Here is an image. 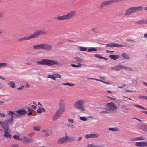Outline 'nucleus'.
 <instances>
[{
	"label": "nucleus",
	"instance_id": "13",
	"mask_svg": "<svg viewBox=\"0 0 147 147\" xmlns=\"http://www.w3.org/2000/svg\"><path fill=\"white\" fill-rule=\"evenodd\" d=\"M68 138L67 136H66L60 138L58 141L57 143L58 144H62L68 142Z\"/></svg>",
	"mask_w": 147,
	"mask_h": 147
},
{
	"label": "nucleus",
	"instance_id": "58",
	"mask_svg": "<svg viewBox=\"0 0 147 147\" xmlns=\"http://www.w3.org/2000/svg\"><path fill=\"white\" fill-rule=\"evenodd\" d=\"M82 139V137H79L77 139L78 141H79L80 140H81Z\"/></svg>",
	"mask_w": 147,
	"mask_h": 147
},
{
	"label": "nucleus",
	"instance_id": "10",
	"mask_svg": "<svg viewBox=\"0 0 147 147\" xmlns=\"http://www.w3.org/2000/svg\"><path fill=\"white\" fill-rule=\"evenodd\" d=\"M47 34V32L46 31L43 30H37L34 33L35 38L38 37L40 35H44L46 34Z\"/></svg>",
	"mask_w": 147,
	"mask_h": 147
},
{
	"label": "nucleus",
	"instance_id": "12",
	"mask_svg": "<svg viewBox=\"0 0 147 147\" xmlns=\"http://www.w3.org/2000/svg\"><path fill=\"white\" fill-rule=\"evenodd\" d=\"M15 113V111L14 112L11 110L8 111V114L11 116V117L10 119H11L12 118L13 119V117H20L18 114Z\"/></svg>",
	"mask_w": 147,
	"mask_h": 147
},
{
	"label": "nucleus",
	"instance_id": "46",
	"mask_svg": "<svg viewBox=\"0 0 147 147\" xmlns=\"http://www.w3.org/2000/svg\"><path fill=\"white\" fill-rule=\"evenodd\" d=\"M80 49L81 51H84L86 50L87 48L86 47H80Z\"/></svg>",
	"mask_w": 147,
	"mask_h": 147
},
{
	"label": "nucleus",
	"instance_id": "50",
	"mask_svg": "<svg viewBox=\"0 0 147 147\" xmlns=\"http://www.w3.org/2000/svg\"><path fill=\"white\" fill-rule=\"evenodd\" d=\"M94 56L95 57L100 59V58L101 57H102V56H100L99 55L97 54H95Z\"/></svg>",
	"mask_w": 147,
	"mask_h": 147
},
{
	"label": "nucleus",
	"instance_id": "29",
	"mask_svg": "<svg viewBox=\"0 0 147 147\" xmlns=\"http://www.w3.org/2000/svg\"><path fill=\"white\" fill-rule=\"evenodd\" d=\"M8 85H9L11 88H13L15 86V84L14 82L13 81H9V83L7 84Z\"/></svg>",
	"mask_w": 147,
	"mask_h": 147
},
{
	"label": "nucleus",
	"instance_id": "32",
	"mask_svg": "<svg viewBox=\"0 0 147 147\" xmlns=\"http://www.w3.org/2000/svg\"><path fill=\"white\" fill-rule=\"evenodd\" d=\"M108 130L109 131H118L119 130L117 128H109L108 129Z\"/></svg>",
	"mask_w": 147,
	"mask_h": 147
},
{
	"label": "nucleus",
	"instance_id": "20",
	"mask_svg": "<svg viewBox=\"0 0 147 147\" xmlns=\"http://www.w3.org/2000/svg\"><path fill=\"white\" fill-rule=\"evenodd\" d=\"M8 131H9V130L5 129L4 130V136L7 138H10L11 137V135L10 133L8 132Z\"/></svg>",
	"mask_w": 147,
	"mask_h": 147
},
{
	"label": "nucleus",
	"instance_id": "41",
	"mask_svg": "<svg viewBox=\"0 0 147 147\" xmlns=\"http://www.w3.org/2000/svg\"><path fill=\"white\" fill-rule=\"evenodd\" d=\"M79 119L83 121H86L88 119L87 118L84 116L80 117Z\"/></svg>",
	"mask_w": 147,
	"mask_h": 147
},
{
	"label": "nucleus",
	"instance_id": "24",
	"mask_svg": "<svg viewBox=\"0 0 147 147\" xmlns=\"http://www.w3.org/2000/svg\"><path fill=\"white\" fill-rule=\"evenodd\" d=\"M87 147H103V146L94 143H92L88 145Z\"/></svg>",
	"mask_w": 147,
	"mask_h": 147
},
{
	"label": "nucleus",
	"instance_id": "49",
	"mask_svg": "<svg viewBox=\"0 0 147 147\" xmlns=\"http://www.w3.org/2000/svg\"><path fill=\"white\" fill-rule=\"evenodd\" d=\"M24 37L20 38H19L18 40V42H21V41H24Z\"/></svg>",
	"mask_w": 147,
	"mask_h": 147
},
{
	"label": "nucleus",
	"instance_id": "17",
	"mask_svg": "<svg viewBox=\"0 0 147 147\" xmlns=\"http://www.w3.org/2000/svg\"><path fill=\"white\" fill-rule=\"evenodd\" d=\"M15 112L18 114L20 116L24 115L26 113V111L24 108H22L18 110L15 111Z\"/></svg>",
	"mask_w": 147,
	"mask_h": 147
},
{
	"label": "nucleus",
	"instance_id": "19",
	"mask_svg": "<svg viewBox=\"0 0 147 147\" xmlns=\"http://www.w3.org/2000/svg\"><path fill=\"white\" fill-rule=\"evenodd\" d=\"M32 47L35 50H38L40 49H43V43L34 45Z\"/></svg>",
	"mask_w": 147,
	"mask_h": 147
},
{
	"label": "nucleus",
	"instance_id": "16",
	"mask_svg": "<svg viewBox=\"0 0 147 147\" xmlns=\"http://www.w3.org/2000/svg\"><path fill=\"white\" fill-rule=\"evenodd\" d=\"M47 77L48 78H51L52 79L55 80L56 78H61V76L59 74H55L52 75L49 74L47 76Z\"/></svg>",
	"mask_w": 147,
	"mask_h": 147
},
{
	"label": "nucleus",
	"instance_id": "54",
	"mask_svg": "<svg viewBox=\"0 0 147 147\" xmlns=\"http://www.w3.org/2000/svg\"><path fill=\"white\" fill-rule=\"evenodd\" d=\"M67 85H69L71 86H74V84H72V83H67Z\"/></svg>",
	"mask_w": 147,
	"mask_h": 147
},
{
	"label": "nucleus",
	"instance_id": "25",
	"mask_svg": "<svg viewBox=\"0 0 147 147\" xmlns=\"http://www.w3.org/2000/svg\"><path fill=\"white\" fill-rule=\"evenodd\" d=\"M121 65H119L114 67H111V69L112 70H114L116 71H118L121 69Z\"/></svg>",
	"mask_w": 147,
	"mask_h": 147
},
{
	"label": "nucleus",
	"instance_id": "8",
	"mask_svg": "<svg viewBox=\"0 0 147 147\" xmlns=\"http://www.w3.org/2000/svg\"><path fill=\"white\" fill-rule=\"evenodd\" d=\"M108 112L113 111L117 109V107L113 103L111 102L107 103Z\"/></svg>",
	"mask_w": 147,
	"mask_h": 147
},
{
	"label": "nucleus",
	"instance_id": "59",
	"mask_svg": "<svg viewBox=\"0 0 147 147\" xmlns=\"http://www.w3.org/2000/svg\"><path fill=\"white\" fill-rule=\"evenodd\" d=\"M124 12H125V11L124 10H123L121 11V14H120V15H124V14H125Z\"/></svg>",
	"mask_w": 147,
	"mask_h": 147
},
{
	"label": "nucleus",
	"instance_id": "1",
	"mask_svg": "<svg viewBox=\"0 0 147 147\" xmlns=\"http://www.w3.org/2000/svg\"><path fill=\"white\" fill-rule=\"evenodd\" d=\"M65 110L66 109L64 106L60 102L59 105V108L54 115L53 120L55 121L58 119L61 116V114L65 111Z\"/></svg>",
	"mask_w": 147,
	"mask_h": 147
},
{
	"label": "nucleus",
	"instance_id": "22",
	"mask_svg": "<svg viewBox=\"0 0 147 147\" xmlns=\"http://www.w3.org/2000/svg\"><path fill=\"white\" fill-rule=\"evenodd\" d=\"M109 57L112 59L116 60L117 59L119 58V56L118 55H111L109 56Z\"/></svg>",
	"mask_w": 147,
	"mask_h": 147
},
{
	"label": "nucleus",
	"instance_id": "34",
	"mask_svg": "<svg viewBox=\"0 0 147 147\" xmlns=\"http://www.w3.org/2000/svg\"><path fill=\"white\" fill-rule=\"evenodd\" d=\"M136 23L138 24H145L144 20L138 21Z\"/></svg>",
	"mask_w": 147,
	"mask_h": 147
},
{
	"label": "nucleus",
	"instance_id": "39",
	"mask_svg": "<svg viewBox=\"0 0 147 147\" xmlns=\"http://www.w3.org/2000/svg\"><path fill=\"white\" fill-rule=\"evenodd\" d=\"M7 66V64L6 63H0V68Z\"/></svg>",
	"mask_w": 147,
	"mask_h": 147
},
{
	"label": "nucleus",
	"instance_id": "4",
	"mask_svg": "<svg viewBox=\"0 0 147 147\" xmlns=\"http://www.w3.org/2000/svg\"><path fill=\"white\" fill-rule=\"evenodd\" d=\"M85 101L83 99H80L76 101L74 104V106L75 108L78 109L82 111H85L84 106Z\"/></svg>",
	"mask_w": 147,
	"mask_h": 147
},
{
	"label": "nucleus",
	"instance_id": "6",
	"mask_svg": "<svg viewBox=\"0 0 147 147\" xmlns=\"http://www.w3.org/2000/svg\"><path fill=\"white\" fill-rule=\"evenodd\" d=\"M13 119H9L3 122L2 125L1 127L4 130L9 129V124H13Z\"/></svg>",
	"mask_w": 147,
	"mask_h": 147
},
{
	"label": "nucleus",
	"instance_id": "2",
	"mask_svg": "<svg viewBox=\"0 0 147 147\" xmlns=\"http://www.w3.org/2000/svg\"><path fill=\"white\" fill-rule=\"evenodd\" d=\"M36 63L39 65H46L48 66H52L54 65H59L57 61L47 59H43L41 61H37Z\"/></svg>",
	"mask_w": 147,
	"mask_h": 147
},
{
	"label": "nucleus",
	"instance_id": "7",
	"mask_svg": "<svg viewBox=\"0 0 147 147\" xmlns=\"http://www.w3.org/2000/svg\"><path fill=\"white\" fill-rule=\"evenodd\" d=\"M107 104L106 105L103 104L101 105L99 111L101 114H106L108 113V112L107 111Z\"/></svg>",
	"mask_w": 147,
	"mask_h": 147
},
{
	"label": "nucleus",
	"instance_id": "55",
	"mask_svg": "<svg viewBox=\"0 0 147 147\" xmlns=\"http://www.w3.org/2000/svg\"><path fill=\"white\" fill-rule=\"evenodd\" d=\"M31 107L32 108V109H34V110H36V107L35 106L33 105H31Z\"/></svg>",
	"mask_w": 147,
	"mask_h": 147
},
{
	"label": "nucleus",
	"instance_id": "27",
	"mask_svg": "<svg viewBox=\"0 0 147 147\" xmlns=\"http://www.w3.org/2000/svg\"><path fill=\"white\" fill-rule=\"evenodd\" d=\"M147 126L145 124H142L140 125L139 128L142 130L145 131Z\"/></svg>",
	"mask_w": 147,
	"mask_h": 147
},
{
	"label": "nucleus",
	"instance_id": "61",
	"mask_svg": "<svg viewBox=\"0 0 147 147\" xmlns=\"http://www.w3.org/2000/svg\"><path fill=\"white\" fill-rule=\"evenodd\" d=\"M12 147H18L19 146L18 144H15L13 145H12L11 146Z\"/></svg>",
	"mask_w": 147,
	"mask_h": 147
},
{
	"label": "nucleus",
	"instance_id": "23",
	"mask_svg": "<svg viewBox=\"0 0 147 147\" xmlns=\"http://www.w3.org/2000/svg\"><path fill=\"white\" fill-rule=\"evenodd\" d=\"M24 37V40H28L31 39L35 38L34 33L31 34L30 35L28 36Z\"/></svg>",
	"mask_w": 147,
	"mask_h": 147
},
{
	"label": "nucleus",
	"instance_id": "36",
	"mask_svg": "<svg viewBox=\"0 0 147 147\" xmlns=\"http://www.w3.org/2000/svg\"><path fill=\"white\" fill-rule=\"evenodd\" d=\"M71 65L73 67H81L82 64L80 63H78V65H76L75 64H71Z\"/></svg>",
	"mask_w": 147,
	"mask_h": 147
},
{
	"label": "nucleus",
	"instance_id": "63",
	"mask_svg": "<svg viewBox=\"0 0 147 147\" xmlns=\"http://www.w3.org/2000/svg\"><path fill=\"white\" fill-rule=\"evenodd\" d=\"M49 135V134L47 133H45L44 135L45 136H48Z\"/></svg>",
	"mask_w": 147,
	"mask_h": 147
},
{
	"label": "nucleus",
	"instance_id": "21",
	"mask_svg": "<svg viewBox=\"0 0 147 147\" xmlns=\"http://www.w3.org/2000/svg\"><path fill=\"white\" fill-rule=\"evenodd\" d=\"M21 139L25 143H30L32 142L31 139H29L25 136L23 137L22 138H21Z\"/></svg>",
	"mask_w": 147,
	"mask_h": 147
},
{
	"label": "nucleus",
	"instance_id": "52",
	"mask_svg": "<svg viewBox=\"0 0 147 147\" xmlns=\"http://www.w3.org/2000/svg\"><path fill=\"white\" fill-rule=\"evenodd\" d=\"M24 87V86L23 85H22L20 87H19V88H17V89L18 90H21Z\"/></svg>",
	"mask_w": 147,
	"mask_h": 147
},
{
	"label": "nucleus",
	"instance_id": "31",
	"mask_svg": "<svg viewBox=\"0 0 147 147\" xmlns=\"http://www.w3.org/2000/svg\"><path fill=\"white\" fill-rule=\"evenodd\" d=\"M121 56L124 59H129L130 58V57L129 56V55L125 53H124L122 54Z\"/></svg>",
	"mask_w": 147,
	"mask_h": 147
},
{
	"label": "nucleus",
	"instance_id": "56",
	"mask_svg": "<svg viewBox=\"0 0 147 147\" xmlns=\"http://www.w3.org/2000/svg\"><path fill=\"white\" fill-rule=\"evenodd\" d=\"M90 79H92V80H96L97 81H100V82H102L103 81H102V80H99V79H94V78H91Z\"/></svg>",
	"mask_w": 147,
	"mask_h": 147
},
{
	"label": "nucleus",
	"instance_id": "18",
	"mask_svg": "<svg viewBox=\"0 0 147 147\" xmlns=\"http://www.w3.org/2000/svg\"><path fill=\"white\" fill-rule=\"evenodd\" d=\"M99 136L98 134L94 133L90 134H87L85 136L86 138L87 139L91 138H96Z\"/></svg>",
	"mask_w": 147,
	"mask_h": 147
},
{
	"label": "nucleus",
	"instance_id": "62",
	"mask_svg": "<svg viewBox=\"0 0 147 147\" xmlns=\"http://www.w3.org/2000/svg\"><path fill=\"white\" fill-rule=\"evenodd\" d=\"M102 82L103 83H104L106 84H110L109 82H105V81H103Z\"/></svg>",
	"mask_w": 147,
	"mask_h": 147
},
{
	"label": "nucleus",
	"instance_id": "44",
	"mask_svg": "<svg viewBox=\"0 0 147 147\" xmlns=\"http://www.w3.org/2000/svg\"><path fill=\"white\" fill-rule=\"evenodd\" d=\"M34 132H32L28 134L27 135L29 137H32L34 135Z\"/></svg>",
	"mask_w": 147,
	"mask_h": 147
},
{
	"label": "nucleus",
	"instance_id": "60",
	"mask_svg": "<svg viewBox=\"0 0 147 147\" xmlns=\"http://www.w3.org/2000/svg\"><path fill=\"white\" fill-rule=\"evenodd\" d=\"M27 110H28V111H29L30 112H31V111H33V109H32L31 108H30L28 107L27 108Z\"/></svg>",
	"mask_w": 147,
	"mask_h": 147
},
{
	"label": "nucleus",
	"instance_id": "42",
	"mask_svg": "<svg viewBox=\"0 0 147 147\" xmlns=\"http://www.w3.org/2000/svg\"><path fill=\"white\" fill-rule=\"evenodd\" d=\"M137 140H144L145 139V138L143 136L137 137Z\"/></svg>",
	"mask_w": 147,
	"mask_h": 147
},
{
	"label": "nucleus",
	"instance_id": "15",
	"mask_svg": "<svg viewBox=\"0 0 147 147\" xmlns=\"http://www.w3.org/2000/svg\"><path fill=\"white\" fill-rule=\"evenodd\" d=\"M52 49V47L51 45L47 43H43V49L50 51Z\"/></svg>",
	"mask_w": 147,
	"mask_h": 147
},
{
	"label": "nucleus",
	"instance_id": "45",
	"mask_svg": "<svg viewBox=\"0 0 147 147\" xmlns=\"http://www.w3.org/2000/svg\"><path fill=\"white\" fill-rule=\"evenodd\" d=\"M121 69H124L127 70V69H130V68L128 67L125 66H122L121 65Z\"/></svg>",
	"mask_w": 147,
	"mask_h": 147
},
{
	"label": "nucleus",
	"instance_id": "5",
	"mask_svg": "<svg viewBox=\"0 0 147 147\" xmlns=\"http://www.w3.org/2000/svg\"><path fill=\"white\" fill-rule=\"evenodd\" d=\"M76 13V11H72L66 14L58 16L56 18V19L60 20H64L70 19L75 16Z\"/></svg>",
	"mask_w": 147,
	"mask_h": 147
},
{
	"label": "nucleus",
	"instance_id": "3",
	"mask_svg": "<svg viewBox=\"0 0 147 147\" xmlns=\"http://www.w3.org/2000/svg\"><path fill=\"white\" fill-rule=\"evenodd\" d=\"M143 10V7L142 6L131 7L125 10L124 15L126 16H130L133 13L141 11Z\"/></svg>",
	"mask_w": 147,
	"mask_h": 147
},
{
	"label": "nucleus",
	"instance_id": "40",
	"mask_svg": "<svg viewBox=\"0 0 147 147\" xmlns=\"http://www.w3.org/2000/svg\"><path fill=\"white\" fill-rule=\"evenodd\" d=\"M138 96L139 98L140 99H144L147 100V96L139 95Z\"/></svg>",
	"mask_w": 147,
	"mask_h": 147
},
{
	"label": "nucleus",
	"instance_id": "33",
	"mask_svg": "<svg viewBox=\"0 0 147 147\" xmlns=\"http://www.w3.org/2000/svg\"><path fill=\"white\" fill-rule=\"evenodd\" d=\"M74 59L76 62H79L81 63L83 61V59L78 58L77 57H75Z\"/></svg>",
	"mask_w": 147,
	"mask_h": 147
},
{
	"label": "nucleus",
	"instance_id": "51",
	"mask_svg": "<svg viewBox=\"0 0 147 147\" xmlns=\"http://www.w3.org/2000/svg\"><path fill=\"white\" fill-rule=\"evenodd\" d=\"M106 52L107 53H110L111 54H113V53L114 52V51H109L108 50H106Z\"/></svg>",
	"mask_w": 147,
	"mask_h": 147
},
{
	"label": "nucleus",
	"instance_id": "57",
	"mask_svg": "<svg viewBox=\"0 0 147 147\" xmlns=\"http://www.w3.org/2000/svg\"><path fill=\"white\" fill-rule=\"evenodd\" d=\"M0 115L1 117H4L5 116V115L4 113H1L0 112Z\"/></svg>",
	"mask_w": 147,
	"mask_h": 147
},
{
	"label": "nucleus",
	"instance_id": "35",
	"mask_svg": "<svg viewBox=\"0 0 147 147\" xmlns=\"http://www.w3.org/2000/svg\"><path fill=\"white\" fill-rule=\"evenodd\" d=\"M91 31L94 32L95 33L98 32V29L95 27L92 28L91 29Z\"/></svg>",
	"mask_w": 147,
	"mask_h": 147
},
{
	"label": "nucleus",
	"instance_id": "11",
	"mask_svg": "<svg viewBox=\"0 0 147 147\" xmlns=\"http://www.w3.org/2000/svg\"><path fill=\"white\" fill-rule=\"evenodd\" d=\"M124 46V45H119L115 43H109L106 45V47H123Z\"/></svg>",
	"mask_w": 147,
	"mask_h": 147
},
{
	"label": "nucleus",
	"instance_id": "47",
	"mask_svg": "<svg viewBox=\"0 0 147 147\" xmlns=\"http://www.w3.org/2000/svg\"><path fill=\"white\" fill-rule=\"evenodd\" d=\"M130 141H138L137 137H133L131 138L130 140Z\"/></svg>",
	"mask_w": 147,
	"mask_h": 147
},
{
	"label": "nucleus",
	"instance_id": "48",
	"mask_svg": "<svg viewBox=\"0 0 147 147\" xmlns=\"http://www.w3.org/2000/svg\"><path fill=\"white\" fill-rule=\"evenodd\" d=\"M68 122L70 123H74V120L73 119L71 118H69L68 119Z\"/></svg>",
	"mask_w": 147,
	"mask_h": 147
},
{
	"label": "nucleus",
	"instance_id": "14",
	"mask_svg": "<svg viewBox=\"0 0 147 147\" xmlns=\"http://www.w3.org/2000/svg\"><path fill=\"white\" fill-rule=\"evenodd\" d=\"M135 145L138 147H147V142H137L135 143Z\"/></svg>",
	"mask_w": 147,
	"mask_h": 147
},
{
	"label": "nucleus",
	"instance_id": "9",
	"mask_svg": "<svg viewBox=\"0 0 147 147\" xmlns=\"http://www.w3.org/2000/svg\"><path fill=\"white\" fill-rule=\"evenodd\" d=\"M113 0H108L102 2L100 5V7L102 8L105 6L111 5L113 3Z\"/></svg>",
	"mask_w": 147,
	"mask_h": 147
},
{
	"label": "nucleus",
	"instance_id": "53",
	"mask_svg": "<svg viewBox=\"0 0 147 147\" xmlns=\"http://www.w3.org/2000/svg\"><path fill=\"white\" fill-rule=\"evenodd\" d=\"M126 92H136V91L134 90H127L126 91Z\"/></svg>",
	"mask_w": 147,
	"mask_h": 147
},
{
	"label": "nucleus",
	"instance_id": "28",
	"mask_svg": "<svg viewBox=\"0 0 147 147\" xmlns=\"http://www.w3.org/2000/svg\"><path fill=\"white\" fill-rule=\"evenodd\" d=\"M67 137L68 138V142L73 141L75 140V137L73 136L69 137L68 136H67Z\"/></svg>",
	"mask_w": 147,
	"mask_h": 147
},
{
	"label": "nucleus",
	"instance_id": "43",
	"mask_svg": "<svg viewBox=\"0 0 147 147\" xmlns=\"http://www.w3.org/2000/svg\"><path fill=\"white\" fill-rule=\"evenodd\" d=\"M33 129L36 131H39L40 129V127L39 126H36L34 127Z\"/></svg>",
	"mask_w": 147,
	"mask_h": 147
},
{
	"label": "nucleus",
	"instance_id": "37",
	"mask_svg": "<svg viewBox=\"0 0 147 147\" xmlns=\"http://www.w3.org/2000/svg\"><path fill=\"white\" fill-rule=\"evenodd\" d=\"M97 50V49L93 47H91L89 49H88L87 51L88 52H91L92 51H96Z\"/></svg>",
	"mask_w": 147,
	"mask_h": 147
},
{
	"label": "nucleus",
	"instance_id": "38",
	"mask_svg": "<svg viewBox=\"0 0 147 147\" xmlns=\"http://www.w3.org/2000/svg\"><path fill=\"white\" fill-rule=\"evenodd\" d=\"M13 138L16 140H21V138H20L19 136L17 135H15L13 136Z\"/></svg>",
	"mask_w": 147,
	"mask_h": 147
},
{
	"label": "nucleus",
	"instance_id": "26",
	"mask_svg": "<svg viewBox=\"0 0 147 147\" xmlns=\"http://www.w3.org/2000/svg\"><path fill=\"white\" fill-rule=\"evenodd\" d=\"M38 113H40L42 112H45V110L43 108L39 107L36 111Z\"/></svg>",
	"mask_w": 147,
	"mask_h": 147
},
{
	"label": "nucleus",
	"instance_id": "64",
	"mask_svg": "<svg viewBox=\"0 0 147 147\" xmlns=\"http://www.w3.org/2000/svg\"><path fill=\"white\" fill-rule=\"evenodd\" d=\"M32 112H30L29 113H28L27 114V115H28L29 116V115H32Z\"/></svg>",
	"mask_w": 147,
	"mask_h": 147
},
{
	"label": "nucleus",
	"instance_id": "30",
	"mask_svg": "<svg viewBox=\"0 0 147 147\" xmlns=\"http://www.w3.org/2000/svg\"><path fill=\"white\" fill-rule=\"evenodd\" d=\"M133 105L136 107L142 109H147L144 108L142 106L139 105L133 104Z\"/></svg>",
	"mask_w": 147,
	"mask_h": 147
}]
</instances>
